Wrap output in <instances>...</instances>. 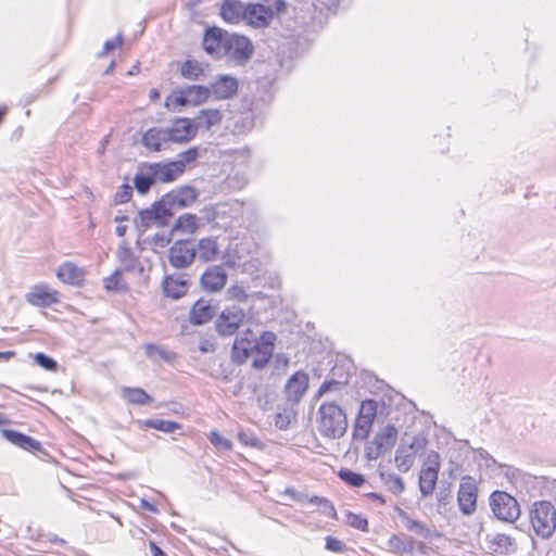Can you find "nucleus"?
Segmentation results:
<instances>
[{
	"label": "nucleus",
	"instance_id": "nucleus-8",
	"mask_svg": "<svg viewBox=\"0 0 556 556\" xmlns=\"http://www.w3.org/2000/svg\"><path fill=\"white\" fill-rule=\"evenodd\" d=\"M440 471V455L431 451L428 453L419 472V491L422 497L430 496L437 485Z\"/></svg>",
	"mask_w": 556,
	"mask_h": 556
},
{
	"label": "nucleus",
	"instance_id": "nucleus-56",
	"mask_svg": "<svg viewBox=\"0 0 556 556\" xmlns=\"http://www.w3.org/2000/svg\"><path fill=\"white\" fill-rule=\"evenodd\" d=\"M291 422V414L287 410L282 413H277L275 416V426L280 430H286L289 428Z\"/></svg>",
	"mask_w": 556,
	"mask_h": 556
},
{
	"label": "nucleus",
	"instance_id": "nucleus-50",
	"mask_svg": "<svg viewBox=\"0 0 556 556\" xmlns=\"http://www.w3.org/2000/svg\"><path fill=\"white\" fill-rule=\"evenodd\" d=\"M254 127V118L247 114L240 116L235 125V131L237 132H244L248 130H251Z\"/></svg>",
	"mask_w": 556,
	"mask_h": 556
},
{
	"label": "nucleus",
	"instance_id": "nucleus-54",
	"mask_svg": "<svg viewBox=\"0 0 556 556\" xmlns=\"http://www.w3.org/2000/svg\"><path fill=\"white\" fill-rule=\"evenodd\" d=\"M132 194V188L129 185H123L115 193V202L117 204L127 203Z\"/></svg>",
	"mask_w": 556,
	"mask_h": 556
},
{
	"label": "nucleus",
	"instance_id": "nucleus-21",
	"mask_svg": "<svg viewBox=\"0 0 556 556\" xmlns=\"http://www.w3.org/2000/svg\"><path fill=\"white\" fill-rule=\"evenodd\" d=\"M257 346L256 338L237 337L231 349L232 362L238 365L244 364Z\"/></svg>",
	"mask_w": 556,
	"mask_h": 556
},
{
	"label": "nucleus",
	"instance_id": "nucleus-30",
	"mask_svg": "<svg viewBox=\"0 0 556 556\" xmlns=\"http://www.w3.org/2000/svg\"><path fill=\"white\" fill-rule=\"evenodd\" d=\"M188 290L186 280L175 279L172 276H166L163 282V291L167 298L178 300L182 298Z\"/></svg>",
	"mask_w": 556,
	"mask_h": 556
},
{
	"label": "nucleus",
	"instance_id": "nucleus-7",
	"mask_svg": "<svg viewBox=\"0 0 556 556\" xmlns=\"http://www.w3.org/2000/svg\"><path fill=\"white\" fill-rule=\"evenodd\" d=\"M245 319V312L238 305L226 306L215 320V328L220 337H230L239 330Z\"/></svg>",
	"mask_w": 556,
	"mask_h": 556
},
{
	"label": "nucleus",
	"instance_id": "nucleus-24",
	"mask_svg": "<svg viewBox=\"0 0 556 556\" xmlns=\"http://www.w3.org/2000/svg\"><path fill=\"white\" fill-rule=\"evenodd\" d=\"M247 4L239 0H225L220 7V16L230 24L244 21Z\"/></svg>",
	"mask_w": 556,
	"mask_h": 556
},
{
	"label": "nucleus",
	"instance_id": "nucleus-57",
	"mask_svg": "<svg viewBox=\"0 0 556 556\" xmlns=\"http://www.w3.org/2000/svg\"><path fill=\"white\" fill-rule=\"evenodd\" d=\"M382 453L384 452L374 443V440L365 447V456L368 460H376Z\"/></svg>",
	"mask_w": 556,
	"mask_h": 556
},
{
	"label": "nucleus",
	"instance_id": "nucleus-64",
	"mask_svg": "<svg viewBox=\"0 0 556 556\" xmlns=\"http://www.w3.org/2000/svg\"><path fill=\"white\" fill-rule=\"evenodd\" d=\"M14 355H15V353H14L13 351L0 352V361H1V359L9 361V359H10V358H12Z\"/></svg>",
	"mask_w": 556,
	"mask_h": 556
},
{
	"label": "nucleus",
	"instance_id": "nucleus-10",
	"mask_svg": "<svg viewBox=\"0 0 556 556\" xmlns=\"http://www.w3.org/2000/svg\"><path fill=\"white\" fill-rule=\"evenodd\" d=\"M168 262L177 269L189 267L197 257L195 244L190 240H178L168 250Z\"/></svg>",
	"mask_w": 556,
	"mask_h": 556
},
{
	"label": "nucleus",
	"instance_id": "nucleus-48",
	"mask_svg": "<svg viewBox=\"0 0 556 556\" xmlns=\"http://www.w3.org/2000/svg\"><path fill=\"white\" fill-rule=\"evenodd\" d=\"M344 387V383L337 380H326L319 387L316 399H319L330 391H340Z\"/></svg>",
	"mask_w": 556,
	"mask_h": 556
},
{
	"label": "nucleus",
	"instance_id": "nucleus-61",
	"mask_svg": "<svg viewBox=\"0 0 556 556\" xmlns=\"http://www.w3.org/2000/svg\"><path fill=\"white\" fill-rule=\"evenodd\" d=\"M141 507L150 513H156L157 508L147 500H141Z\"/></svg>",
	"mask_w": 556,
	"mask_h": 556
},
{
	"label": "nucleus",
	"instance_id": "nucleus-31",
	"mask_svg": "<svg viewBox=\"0 0 556 556\" xmlns=\"http://www.w3.org/2000/svg\"><path fill=\"white\" fill-rule=\"evenodd\" d=\"M397 439V429L393 425H387L374 438V443L377 444L383 452L390 451Z\"/></svg>",
	"mask_w": 556,
	"mask_h": 556
},
{
	"label": "nucleus",
	"instance_id": "nucleus-44",
	"mask_svg": "<svg viewBox=\"0 0 556 556\" xmlns=\"http://www.w3.org/2000/svg\"><path fill=\"white\" fill-rule=\"evenodd\" d=\"M344 522L352 528L361 531H368V520L361 514H354L352 511H345Z\"/></svg>",
	"mask_w": 556,
	"mask_h": 556
},
{
	"label": "nucleus",
	"instance_id": "nucleus-26",
	"mask_svg": "<svg viewBox=\"0 0 556 556\" xmlns=\"http://www.w3.org/2000/svg\"><path fill=\"white\" fill-rule=\"evenodd\" d=\"M168 136L166 128L153 127L142 136V144L149 150L161 151L169 142Z\"/></svg>",
	"mask_w": 556,
	"mask_h": 556
},
{
	"label": "nucleus",
	"instance_id": "nucleus-62",
	"mask_svg": "<svg viewBox=\"0 0 556 556\" xmlns=\"http://www.w3.org/2000/svg\"><path fill=\"white\" fill-rule=\"evenodd\" d=\"M239 439L247 445L254 446L256 444V439H249L245 434L240 433Z\"/></svg>",
	"mask_w": 556,
	"mask_h": 556
},
{
	"label": "nucleus",
	"instance_id": "nucleus-4",
	"mask_svg": "<svg viewBox=\"0 0 556 556\" xmlns=\"http://www.w3.org/2000/svg\"><path fill=\"white\" fill-rule=\"evenodd\" d=\"M285 10L286 2L283 0H274L271 5L249 3L247 4L244 21L255 28L266 27L273 20L275 12L280 13Z\"/></svg>",
	"mask_w": 556,
	"mask_h": 556
},
{
	"label": "nucleus",
	"instance_id": "nucleus-32",
	"mask_svg": "<svg viewBox=\"0 0 556 556\" xmlns=\"http://www.w3.org/2000/svg\"><path fill=\"white\" fill-rule=\"evenodd\" d=\"M58 278L64 283L78 285L83 280V271L73 263L62 264L58 271Z\"/></svg>",
	"mask_w": 556,
	"mask_h": 556
},
{
	"label": "nucleus",
	"instance_id": "nucleus-45",
	"mask_svg": "<svg viewBox=\"0 0 556 556\" xmlns=\"http://www.w3.org/2000/svg\"><path fill=\"white\" fill-rule=\"evenodd\" d=\"M104 287L109 291H125L127 286L122 280V270L116 269L110 277L105 278Z\"/></svg>",
	"mask_w": 556,
	"mask_h": 556
},
{
	"label": "nucleus",
	"instance_id": "nucleus-27",
	"mask_svg": "<svg viewBox=\"0 0 556 556\" xmlns=\"http://www.w3.org/2000/svg\"><path fill=\"white\" fill-rule=\"evenodd\" d=\"M117 258L119 263L122 264V268H119L123 271L128 273H138L139 275L143 271L142 265L138 262V260L135 257L132 251L126 242H123L117 250Z\"/></svg>",
	"mask_w": 556,
	"mask_h": 556
},
{
	"label": "nucleus",
	"instance_id": "nucleus-29",
	"mask_svg": "<svg viewBox=\"0 0 556 556\" xmlns=\"http://www.w3.org/2000/svg\"><path fill=\"white\" fill-rule=\"evenodd\" d=\"M195 248L199 260L204 263L216 260L218 255V245L215 238H202L198 241Z\"/></svg>",
	"mask_w": 556,
	"mask_h": 556
},
{
	"label": "nucleus",
	"instance_id": "nucleus-23",
	"mask_svg": "<svg viewBox=\"0 0 556 556\" xmlns=\"http://www.w3.org/2000/svg\"><path fill=\"white\" fill-rule=\"evenodd\" d=\"M211 94L216 99H229L237 93L238 81L229 75H222L210 85Z\"/></svg>",
	"mask_w": 556,
	"mask_h": 556
},
{
	"label": "nucleus",
	"instance_id": "nucleus-5",
	"mask_svg": "<svg viewBox=\"0 0 556 556\" xmlns=\"http://www.w3.org/2000/svg\"><path fill=\"white\" fill-rule=\"evenodd\" d=\"M490 506L494 516L506 522H514L520 515L517 500L504 491H494L491 494Z\"/></svg>",
	"mask_w": 556,
	"mask_h": 556
},
{
	"label": "nucleus",
	"instance_id": "nucleus-9",
	"mask_svg": "<svg viewBox=\"0 0 556 556\" xmlns=\"http://www.w3.org/2000/svg\"><path fill=\"white\" fill-rule=\"evenodd\" d=\"M426 445L427 440L421 435H415L408 444L401 442L394 456L396 468L401 472H407L414 466L416 454L422 451Z\"/></svg>",
	"mask_w": 556,
	"mask_h": 556
},
{
	"label": "nucleus",
	"instance_id": "nucleus-12",
	"mask_svg": "<svg viewBox=\"0 0 556 556\" xmlns=\"http://www.w3.org/2000/svg\"><path fill=\"white\" fill-rule=\"evenodd\" d=\"M252 53L253 46L245 36L229 34L226 50H224V58L244 62L251 58Z\"/></svg>",
	"mask_w": 556,
	"mask_h": 556
},
{
	"label": "nucleus",
	"instance_id": "nucleus-22",
	"mask_svg": "<svg viewBox=\"0 0 556 556\" xmlns=\"http://www.w3.org/2000/svg\"><path fill=\"white\" fill-rule=\"evenodd\" d=\"M2 437L10 443L31 453L40 452L42 450L41 443L20 431L13 429L1 430Z\"/></svg>",
	"mask_w": 556,
	"mask_h": 556
},
{
	"label": "nucleus",
	"instance_id": "nucleus-49",
	"mask_svg": "<svg viewBox=\"0 0 556 556\" xmlns=\"http://www.w3.org/2000/svg\"><path fill=\"white\" fill-rule=\"evenodd\" d=\"M210 442L217 448L228 451L231 448V442L224 438L218 431H212L210 433Z\"/></svg>",
	"mask_w": 556,
	"mask_h": 556
},
{
	"label": "nucleus",
	"instance_id": "nucleus-13",
	"mask_svg": "<svg viewBox=\"0 0 556 556\" xmlns=\"http://www.w3.org/2000/svg\"><path fill=\"white\" fill-rule=\"evenodd\" d=\"M276 334L273 331H263L258 338V346L253 351L254 357L252 367L256 370L264 369L269 363L276 342Z\"/></svg>",
	"mask_w": 556,
	"mask_h": 556
},
{
	"label": "nucleus",
	"instance_id": "nucleus-28",
	"mask_svg": "<svg viewBox=\"0 0 556 556\" xmlns=\"http://www.w3.org/2000/svg\"><path fill=\"white\" fill-rule=\"evenodd\" d=\"M223 114L217 109H204L192 119L197 131L199 129L208 130L211 127L220 123Z\"/></svg>",
	"mask_w": 556,
	"mask_h": 556
},
{
	"label": "nucleus",
	"instance_id": "nucleus-14",
	"mask_svg": "<svg viewBox=\"0 0 556 556\" xmlns=\"http://www.w3.org/2000/svg\"><path fill=\"white\" fill-rule=\"evenodd\" d=\"M229 33L219 27H208L203 37V49L215 59L224 58Z\"/></svg>",
	"mask_w": 556,
	"mask_h": 556
},
{
	"label": "nucleus",
	"instance_id": "nucleus-60",
	"mask_svg": "<svg viewBox=\"0 0 556 556\" xmlns=\"http://www.w3.org/2000/svg\"><path fill=\"white\" fill-rule=\"evenodd\" d=\"M149 545L151 548L152 556H166L162 548L157 546V544L154 541L149 540Z\"/></svg>",
	"mask_w": 556,
	"mask_h": 556
},
{
	"label": "nucleus",
	"instance_id": "nucleus-53",
	"mask_svg": "<svg viewBox=\"0 0 556 556\" xmlns=\"http://www.w3.org/2000/svg\"><path fill=\"white\" fill-rule=\"evenodd\" d=\"M227 296L229 300H236L239 302H244L248 299V294L243 287L241 286H231L227 289Z\"/></svg>",
	"mask_w": 556,
	"mask_h": 556
},
{
	"label": "nucleus",
	"instance_id": "nucleus-59",
	"mask_svg": "<svg viewBox=\"0 0 556 556\" xmlns=\"http://www.w3.org/2000/svg\"><path fill=\"white\" fill-rule=\"evenodd\" d=\"M199 350L201 353H213L216 350V344L208 339H202L199 344Z\"/></svg>",
	"mask_w": 556,
	"mask_h": 556
},
{
	"label": "nucleus",
	"instance_id": "nucleus-42",
	"mask_svg": "<svg viewBox=\"0 0 556 556\" xmlns=\"http://www.w3.org/2000/svg\"><path fill=\"white\" fill-rule=\"evenodd\" d=\"M144 424L148 428L162 431L165 433H173L180 428L179 424L163 419H148L146 420Z\"/></svg>",
	"mask_w": 556,
	"mask_h": 556
},
{
	"label": "nucleus",
	"instance_id": "nucleus-11",
	"mask_svg": "<svg viewBox=\"0 0 556 556\" xmlns=\"http://www.w3.org/2000/svg\"><path fill=\"white\" fill-rule=\"evenodd\" d=\"M478 488L476 480L470 476H464L457 492V502L463 515L470 516L477 508Z\"/></svg>",
	"mask_w": 556,
	"mask_h": 556
},
{
	"label": "nucleus",
	"instance_id": "nucleus-38",
	"mask_svg": "<svg viewBox=\"0 0 556 556\" xmlns=\"http://www.w3.org/2000/svg\"><path fill=\"white\" fill-rule=\"evenodd\" d=\"M380 478L393 494L397 495L405 491L404 481L400 476L392 472H380Z\"/></svg>",
	"mask_w": 556,
	"mask_h": 556
},
{
	"label": "nucleus",
	"instance_id": "nucleus-39",
	"mask_svg": "<svg viewBox=\"0 0 556 556\" xmlns=\"http://www.w3.org/2000/svg\"><path fill=\"white\" fill-rule=\"evenodd\" d=\"M388 545L390 551L393 553L404 554L412 553L413 551V542L410 538L402 535H393L389 541Z\"/></svg>",
	"mask_w": 556,
	"mask_h": 556
},
{
	"label": "nucleus",
	"instance_id": "nucleus-2",
	"mask_svg": "<svg viewBox=\"0 0 556 556\" xmlns=\"http://www.w3.org/2000/svg\"><path fill=\"white\" fill-rule=\"evenodd\" d=\"M317 428L321 437L340 439L348 429L344 410L333 401L324 402L318 408Z\"/></svg>",
	"mask_w": 556,
	"mask_h": 556
},
{
	"label": "nucleus",
	"instance_id": "nucleus-25",
	"mask_svg": "<svg viewBox=\"0 0 556 556\" xmlns=\"http://www.w3.org/2000/svg\"><path fill=\"white\" fill-rule=\"evenodd\" d=\"M29 304L37 307H50L58 303L56 292L49 290L47 287L37 286L26 294Z\"/></svg>",
	"mask_w": 556,
	"mask_h": 556
},
{
	"label": "nucleus",
	"instance_id": "nucleus-51",
	"mask_svg": "<svg viewBox=\"0 0 556 556\" xmlns=\"http://www.w3.org/2000/svg\"><path fill=\"white\" fill-rule=\"evenodd\" d=\"M199 153L197 148H190L179 154V160L175 161L176 163H181L182 172L187 164L192 163L197 160Z\"/></svg>",
	"mask_w": 556,
	"mask_h": 556
},
{
	"label": "nucleus",
	"instance_id": "nucleus-63",
	"mask_svg": "<svg viewBox=\"0 0 556 556\" xmlns=\"http://www.w3.org/2000/svg\"><path fill=\"white\" fill-rule=\"evenodd\" d=\"M367 497H369L370 500L372 501H378L380 502L381 504H384V498L381 494L379 493H375V492H370V493H367L366 494Z\"/></svg>",
	"mask_w": 556,
	"mask_h": 556
},
{
	"label": "nucleus",
	"instance_id": "nucleus-40",
	"mask_svg": "<svg viewBox=\"0 0 556 556\" xmlns=\"http://www.w3.org/2000/svg\"><path fill=\"white\" fill-rule=\"evenodd\" d=\"M338 477L346 484L353 488H361L366 482L362 473L355 472L348 468H342L338 471Z\"/></svg>",
	"mask_w": 556,
	"mask_h": 556
},
{
	"label": "nucleus",
	"instance_id": "nucleus-16",
	"mask_svg": "<svg viewBox=\"0 0 556 556\" xmlns=\"http://www.w3.org/2000/svg\"><path fill=\"white\" fill-rule=\"evenodd\" d=\"M309 378L305 371H295L285 386V395L289 403L299 404L308 389Z\"/></svg>",
	"mask_w": 556,
	"mask_h": 556
},
{
	"label": "nucleus",
	"instance_id": "nucleus-43",
	"mask_svg": "<svg viewBox=\"0 0 556 556\" xmlns=\"http://www.w3.org/2000/svg\"><path fill=\"white\" fill-rule=\"evenodd\" d=\"M180 73L185 78L197 80L203 75V68L199 62L187 60L180 67Z\"/></svg>",
	"mask_w": 556,
	"mask_h": 556
},
{
	"label": "nucleus",
	"instance_id": "nucleus-17",
	"mask_svg": "<svg viewBox=\"0 0 556 556\" xmlns=\"http://www.w3.org/2000/svg\"><path fill=\"white\" fill-rule=\"evenodd\" d=\"M228 274L223 266H210L200 277V285L204 291L215 293L225 288Z\"/></svg>",
	"mask_w": 556,
	"mask_h": 556
},
{
	"label": "nucleus",
	"instance_id": "nucleus-20",
	"mask_svg": "<svg viewBox=\"0 0 556 556\" xmlns=\"http://www.w3.org/2000/svg\"><path fill=\"white\" fill-rule=\"evenodd\" d=\"M148 169L151 170L155 182H170L182 174L181 163H176L175 161L164 164L152 163L148 165Z\"/></svg>",
	"mask_w": 556,
	"mask_h": 556
},
{
	"label": "nucleus",
	"instance_id": "nucleus-18",
	"mask_svg": "<svg viewBox=\"0 0 556 556\" xmlns=\"http://www.w3.org/2000/svg\"><path fill=\"white\" fill-rule=\"evenodd\" d=\"M217 312V305L213 300L200 298L195 301L189 312V321L195 326L208 323Z\"/></svg>",
	"mask_w": 556,
	"mask_h": 556
},
{
	"label": "nucleus",
	"instance_id": "nucleus-47",
	"mask_svg": "<svg viewBox=\"0 0 556 556\" xmlns=\"http://www.w3.org/2000/svg\"><path fill=\"white\" fill-rule=\"evenodd\" d=\"M34 359L38 366L48 371H56L58 369V362L42 352L36 353Z\"/></svg>",
	"mask_w": 556,
	"mask_h": 556
},
{
	"label": "nucleus",
	"instance_id": "nucleus-34",
	"mask_svg": "<svg viewBox=\"0 0 556 556\" xmlns=\"http://www.w3.org/2000/svg\"><path fill=\"white\" fill-rule=\"evenodd\" d=\"M490 544H491V548L494 553H497V554H513L516 552L515 549V544L513 542V540L504 534V533H497L495 534L491 541H490Z\"/></svg>",
	"mask_w": 556,
	"mask_h": 556
},
{
	"label": "nucleus",
	"instance_id": "nucleus-33",
	"mask_svg": "<svg viewBox=\"0 0 556 556\" xmlns=\"http://www.w3.org/2000/svg\"><path fill=\"white\" fill-rule=\"evenodd\" d=\"M199 228V218L191 213L180 215L173 227V231L181 232L185 235H193Z\"/></svg>",
	"mask_w": 556,
	"mask_h": 556
},
{
	"label": "nucleus",
	"instance_id": "nucleus-19",
	"mask_svg": "<svg viewBox=\"0 0 556 556\" xmlns=\"http://www.w3.org/2000/svg\"><path fill=\"white\" fill-rule=\"evenodd\" d=\"M166 131L169 135V142L175 143L188 142L197 135V128L190 118L175 119L172 126L166 128Z\"/></svg>",
	"mask_w": 556,
	"mask_h": 556
},
{
	"label": "nucleus",
	"instance_id": "nucleus-36",
	"mask_svg": "<svg viewBox=\"0 0 556 556\" xmlns=\"http://www.w3.org/2000/svg\"><path fill=\"white\" fill-rule=\"evenodd\" d=\"M144 353L148 358L155 362L157 359H163L166 362H169L175 358V354L166 349H164L162 345L153 344V343H147L143 345Z\"/></svg>",
	"mask_w": 556,
	"mask_h": 556
},
{
	"label": "nucleus",
	"instance_id": "nucleus-3",
	"mask_svg": "<svg viewBox=\"0 0 556 556\" xmlns=\"http://www.w3.org/2000/svg\"><path fill=\"white\" fill-rule=\"evenodd\" d=\"M533 531L542 539H548L556 529V509L551 502L539 501L530 509Z\"/></svg>",
	"mask_w": 556,
	"mask_h": 556
},
{
	"label": "nucleus",
	"instance_id": "nucleus-15",
	"mask_svg": "<svg viewBox=\"0 0 556 556\" xmlns=\"http://www.w3.org/2000/svg\"><path fill=\"white\" fill-rule=\"evenodd\" d=\"M211 96L210 87L191 85L180 88L175 92L173 102L176 105L185 106L188 104L198 105L206 101Z\"/></svg>",
	"mask_w": 556,
	"mask_h": 556
},
{
	"label": "nucleus",
	"instance_id": "nucleus-46",
	"mask_svg": "<svg viewBox=\"0 0 556 556\" xmlns=\"http://www.w3.org/2000/svg\"><path fill=\"white\" fill-rule=\"evenodd\" d=\"M311 503L318 505L320 508V511L328 516L334 518L337 516L336 508L333 504L326 497H319V496H313L311 498Z\"/></svg>",
	"mask_w": 556,
	"mask_h": 556
},
{
	"label": "nucleus",
	"instance_id": "nucleus-35",
	"mask_svg": "<svg viewBox=\"0 0 556 556\" xmlns=\"http://www.w3.org/2000/svg\"><path fill=\"white\" fill-rule=\"evenodd\" d=\"M122 395L127 402L138 405H148L153 401V399L141 388H123Z\"/></svg>",
	"mask_w": 556,
	"mask_h": 556
},
{
	"label": "nucleus",
	"instance_id": "nucleus-58",
	"mask_svg": "<svg viewBox=\"0 0 556 556\" xmlns=\"http://www.w3.org/2000/svg\"><path fill=\"white\" fill-rule=\"evenodd\" d=\"M235 161L241 164L247 163L251 156V150L248 147L233 151Z\"/></svg>",
	"mask_w": 556,
	"mask_h": 556
},
{
	"label": "nucleus",
	"instance_id": "nucleus-1",
	"mask_svg": "<svg viewBox=\"0 0 556 556\" xmlns=\"http://www.w3.org/2000/svg\"><path fill=\"white\" fill-rule=\"evenodd\" d=\"M198 198L194 188L181 186L162 197L150 208L139 212V227L142 231L152 225L164 227L174 215V210L190 206Z\"/></svg>",
	"mask_w": 556,
	"mask_h": 556
},
{
	"label": "nucleus",
	"instance_id": "nucleus-55",
	"mask_svg": "<svg viewBox=\"0 0 556 556\" xmlns=\"http://www.w3.org/2000/svg\"><path fill=\"white\" fill-rule=\"evenodd\" d=\"M326 549L332 553H345V544L336 538L327 536Z\"/></svg>",
	"mask_w": 556,
	"mask_h": 556
},
{
	"label": "nucleus",
	"instance_id": "nucleus-6",
	"mask_svg": "<svg viewBox=\"0 0 556 556\" xmlns=\"http://www.w3.org/2000/svg\"><path fill=\"white\" fill-rule=\"evenodd\" d=\"M377 402L375 400H364L361 403L357 416L353 425V440L365 441L370 432L377 416Z\"/></svg>",
	"mask_w": 556,
	"mask_h": 556
},
{
	"label": "nucleus",
	"instance_id": "nucleus-41",
	"mask_svg": "<svg viewBox=\"0 0 556 556\" xmlns=\"http://www.w3.org/2000/svg\"><path fill=\"white\" fill-rule=\"evenodd\" d=\"M153 184H155V180L150 169L144 174H136L134 177V186L140 194L148 193Z\"/></svg>",
	"mask_w": 556,
	"mask_h": 556
},
{
	"label": "nucleus",
	"instance_id": "nucleus-37",
	"mask_svg": "<svg viewBox=\"0 0 556 556\" xmlns=\"http://www.w3.org/2000/svg\"><path fill=\"white\" fill-rule=\"evenodd\" d=\"M400 519L403 526L410 532L427 538L430 530L421 521L415 520L404 510H400Z\"/></svg>",
	"mask_w": 556,
	"mask_h": 556
},
{
	"label": "nucleus",
	"instance_id": "nucleus-52",
	"mask_svg": "<svg viewBox=\"0 0 556 556\" xmlns=\"http://www.w3.org/2000/svg\"><path fill=\"white\" fill-rule=\"evenodd\" d=\"M123 43V35L121 33L117 34L116 38L106 40L103 45L102 51L97 53V58H103L105 54H108L110 51L115 49L116 47L122 46Z\"/></svg>",
	"mask_w": 556,
	"mask_h": 556
}]
</instances>
